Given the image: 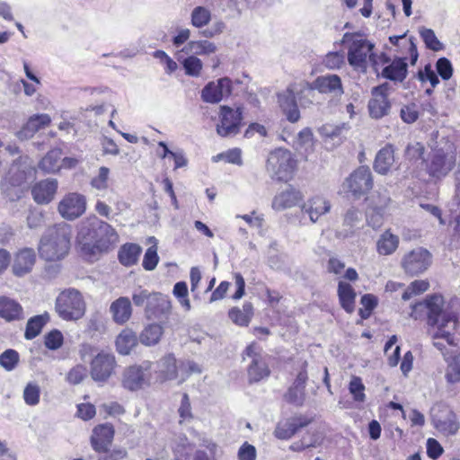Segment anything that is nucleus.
<instances>
[{"instance_id": "obj_17", "label": "nucleus", "mask_w": 460, "mask_h": 460, "mask_svg": "<svg viewBox=\"0 0 460 460\" xmlns=\"http://www.w3.org/2000/svg\"><path fill=\"white\" fill-rule=\"evenodd\" d=\"M432 422L434 427L446 436L455 435L460 428L456 414L447 408L433 413Z\"/></svg>"}, {"instance_id": "obj_48", "label": "nucleus", "mask_w": 460, "mask_h": 460, "mask_svg": "<svg viewBox=\"0 0 460 460\" xmlns=\"http://www.w3.org/2000/svg\"><path fill=\"white\" fill-rule=\"evenodd\" d=\"M88 370L85 366L77 364L66 374V380L73 385L81 384L87 377Z\"/></svg>"}, {"instance_id": "obj_7", "label": "nucleus", "mask_w": 460, "mask_h": 460, "mask_svg": "<svg viewBox=\"0 0 460 460\" xmlns=\"http://www.w3.org/2000/svg\"><path fill=\"white\" fill-rule=\"evenodd\" d=\"M342 43L348 46V61L354 67H364L374 44L362 39L358 34L346 32L342 37Z\"/></svg>"}, {"instance_id": "obj_4", "label": "nucleus", "mask_w": 460, "mask_h": 460, "mask_svg": "<svg viewBox=\"0 0 460 460\" xmlns=\"http://www.w3.org/2000/svg\"><path fill=\"white\" fill-rule=\"evenodd\" d=\"M78 238L84 248L93 246L100 252L109 251L119 242L116 230L95 216L83 222Z\"/></svg>"}, {"instance_id": "obj_41", "label": "nucleus", "mask_w": 460, "mask_h": 460, "mask_svg": "<svg viewBox=\"0 0 460 460\" xmlns=\"http://www.w3.org/2000/svg\"><path fill=\"white\" fill-rule=\"evenodd\" d=\"M163 332L164 330L160 324H149L140 333L139 341L142 344L146 346L155 345L160 341Z\"/></svg>"}, {"instance_id": "obj_9", "label": "nucleus", "mask_w": 460, "mask_h": 460, "mask_svg": "<svg viewBox=\"0 0 460 460\" xmlns=\"http://www.w3.org/2000/svg\"><path fill=\"white\" fill-rule=\"evenodd\" d=\"M219 123L217 133L222 137H231L237 135L243 126V111L238 107L233 109L226 105L220 106Z\"/></svg>"}, {"instance_id": "obj_51", "label": "nucleus", "mask_w": 460, "mask_h": 460, "mask_svg": "<svg viewBox=\"0 0 460 460\" xmlns=\"http://www.w3.org/2000/svg\"><path fill=\"white\" fill-rule=\"evenodd\" d=\"M285 399L288 402L296 406H301L305 399V390L295 385H291L285 394Z\"/></svg>"}, {"instance_id": "obj_13", "label": "nucleus", "mask_w": 460, "mask_h": 460, "mask_svg": "<svg viewBox=\"0 0 460 460\" xmlns=\"http://www.w3.org/2000/svg\"><path fill=\"white\" fill-rule=\"evenodd\" d=\"M58 209L63 218L75 220L85 212L86 199L81 194L68 193L60 200Z\"/></svg>"}, {"instance_id": "obj_14", "label": "nucleus", "mask_w": 460, "mask_h": 460, "mask_svg": "<svg viewBox=\"0 0 460 460\" xmlns=\"http://www.w3.org/2000/svg\"><path fill=\"white\" fill-rule=\"evenodd\" d=\"M456 164V158L442 150L434 152L427 164L426 170L432 178L441 179L448 174Z\"/></svg>"}, {"instance_id": "obj_33", "label": "nucleus", "mask_w": 460, "mask_h": 460, "mask_svg": "<svg viewBox=\"0 0 460 460\" xmlns=\"http://www.w3.org/2000/svg\"><path fill=\"white\" fill-rule=\"evenodd\" d=\"M394 163V150L392 145L380 149L375 159L374 169L380 174H385Z\"/></svg>"}, {"instance_id": "obj_26", "label": "nucleus", "mask_w": 460, "mask_h": 460, "mask_svg": "<svg viewBox=\"0 0 460 460\" xmlns=\"http://www.w3.org/2000/svg\"><path fill=\"white\" fill-rule=\"evenodd\" d=\"M303 199L302 193L293 188H288L276 195L272 200V208L278 211L290 208Z\"/></svg>"}, {"instance_id": "obj_27", "label": "nucleus", "mask_w": 460, "mask_h": 460, "mask_svg": "<svg viewBox=\"0 0 460 460\" xmlns=\"http://www.w3.org/2000/svg\"><path fill=\"white\" fill-rule=\"evenodd\" d=\"M362 213L352 208H349L343 219L341 229L339 231V236L342 238H349L355 234V233L361 228Z\"/></svg>"}, {"instance_id": "obj_30", "label": "nucleus", "mask_w": 460, "mask_h": 460, "mask_svg": "<svg viewBox=\"0 0 460 460\" xmlns=\"http://www.w3.org/2000/svg\"><path fill=\"white\" fill-rule=\"evenodd\" d=\"M51 119L48 114H39L29 119L24 127L18 132L17 136L21 139H29L40 128L48 126Z\"/></svg>"}, {"instance_id": "obj_2", "label": "nucleus", "mask_w": 460, "mask_h": 460, "mask_svg": "<svg viewBox=\"0 0 460 460\" xmlns=\"http://www.w3.org/2000/svg\"><path fill=\"white\" fill-rule=\"evenodd\" d=\"M278 99L288 120L292 123L300 119L297 102L305 109L322 103L321 96L314 87L313 82H302L297 85H290L284 93L278 95Z\"/></svg>"}, {"instance_id": "obj_61", "label": "nucleus", "mask_w": 460, "mask_h": 460, "mask_svg": "<svg viewBox=\"0 0 460 460\" xmlns=\"http://www.w3.org/2000/svg\"><path fill=\"white\" fill-rule=\"evenodd\" d=\"M438 75L444 80H448L453 74V66L451 62L446 58H440L436 64Z\"/></svg>"}, {"instance_id": "obj_45", "label": "nucleus", "mask_w": 460, "mask_h": 460, "mask_svg": "<svg viewBox=\"0 0 460 460\" xmlns=\"http://www.w3.org/2000/svg\"><path fill=\"white\" fill-rule=\"evenodd\" d=\"M211 20V13L203 6H197L191 12V24L196 28H202Z\"/></svg>"}, {"instance_id": "obj_25", "label": "nucleus", "mask_w": 460, "mask_h": 460, "mask_svg": "<svg viewBox=\"0 0 460 460\" xmlns=\"http://www.w3.org/2000/svg\"><path fill=\"white\" fill-rule=\"evenodd\" d=\"M331 209V204L324 198L316 196L303 204L302 211L307 214L312 222H316L319 217Z\"/></svg>"}, {"instance_id": "obj_24", "label": "nucleus", "mask_w": 460, "mask_h": 460, "mask_svg": "<svg viewBox=\"0 0 460 460\" xmlns=\"http://www.w3.org/2000/svg\"><path fill=\"white\" fill-rule=\"evenodd\" d=\"M132 305L128 297L120 296L110 305L112 320L118 324L126 323L132 315Z\"/></svg>"}, {"instance_id": "obj_12", "label": "nucleus", "mask_w": 460, "mask_h": 460, "mask_svg": "<svg viewBox=\"0 0 460 460\" xmlns=\"http://www.w3.org/2000/svg\"><path fill=\"white\" fill-rule=\"evenodd\" d=\"M373 186L370 169L367 166H360L355 170L343 183L344 190L354 196H360L368 191Z\"/></svg>"}, {"instance_id": "obj_31", "label": "nucleus", "mask_w": 460, "mask_h": 460, "mask_svg": "<svg viewBox=\"0 0 460 460\" xmlns=\"http://www.w3.org/2000/svg\"><path fill=\"white\" fill-rule=\"evenodd\" d=\"M217 51V46L208 40H190L181 49V52L193 56H209Z\"/></svg>"}, {"instance_id": "obj_23", "label": "nucleus", "mask_w": 460, "mask_h": 460, "mask_svg": "<svg viewBox=\"0 0 460 460\" xmlns=\"http://www.w3.org/2000/svg\"><path fill=\"white\" fill-rule=\"evenodd\" d=\"M58 181L54 179H48L37 183L31 190L34 200L39 204L49 203L56 194Z\"/></svg>"}, {"instance_id": "obj_11", "label": "nucleus", "mask_w": 460, "mask_h": 460, "mask_svg": "<svg viewBox=\"0 0 460 460\" xmlns=\"http://www.w3.org/2000/svg\"><path fill=\"white\" fill-rule=\"evenodd\" d=\"M431 260V253L428 250L418 247L403 256L402 267L407 274L415 276L427 270Z\"/></svg>"}, {"instance_id": "obj_28", "label": "nucleus", "mask_w": 460, "mask_h": 460, "mask_svg": "<svg viewBox=\"0 0 460 460\" xmlns=\"http://www.w3.org/2000/svg\"><path fill=\"white\" fill-rule=\"evenodd\" d=\"M145 381V371L138 366H131L128 367L122 375V385L124 388L130 391L140 389Z\"/></svg>"}, {"instance_id": "obj_35", "label": "nucleus", "mask_w": 460, "mask_h": 460, "mask_svg": "<svg viewBox=\"0 0 460 460\" xmlns=\"http://www.w3.org/2000/svg\"><path fill=\"white\" fill-rule=\"evenodd\" d=\"M338 296L341 307L351 314L355 307L356 292L352 286L347 282L340 281L338 285Z\"/></svg>"}, {"instance_id": "obj_19", "label": "nucleus", "mask_w": 460, "mask_h": 460, "mask_svg": "<svg viewBox=\"0 0 460 460\" xmlns=\"http://www.w3.org/2000/svg\"><path fill=\"white\" fill-rule=\"evenodd\" d=\"M36 262V253L31 248L18 251L13 258L12 270L16 277H23L30 273Z\"/></svg>"}, {"instance_id": "obj_53", "label": "nucleus", "mask_w": 460, "mask_h": 460, "mask_svg": "<svg viewBox=\"0 0 460 460\" xmlns=\"http://www.w3.org/2000/svg\"><path fill=\"white\" fill-rule=\"evenodd\" d=\"M447 378L450 383L460 381V353L455 355L449 362L447 369Z\"/></svg>"}, {"instance_id": "obj_52", "label": "nucleus", "mask_w": 460, "mask_h": 460, "mask_svg": "<svg viewBox=\"0 0 460 460\" xmlns=\"http://www.w3.org/2000/svg\"><path fill=\"white\" fill-rule=\"evenodd\" d=\"M346 130H348V128L345 123L339 125L326 123L318 129L321 136L331 138L340 137Z\"/></svg>"}, {"instance_id": "obj_43", "label": "nucleus", "mask_w": 460, "mask_h": 460, "mask_svg": "<svg viewBox=\"0 0 460 460\" xmlns=\"http://www.w3.org/2000/svg\"><path fill=\"white\" fill-rule=\"evenodd\" d=\"M181 61L182 67L187 75L192 77H199L203 69L201 59L191 54Z\"/></svg>"}, {"instance_id": "obj_50", "label": "nucleus", "mask_w": 460, "mask_h": 460, "mask_svg": "<svg viewBox=\"0 0 460 460\" xmlns=\"http://www.w3.org/2000/svg\"><path fill=\"white\" fill-rule=\"evenodd\" d=\"M40 388L35 383H29L23 391V399L30 406L37 405L40 402Z\"/></svg>"}, {"instance_id": "obj_18", "label": "nucleus", "mask_w": 460, "mask_h": 460, "mask_svg": "<svg viewBox=\"0 0 460 460\" xmlns=\"http://www.w3.org/2000/svg\"><path fill=\"white\" fill-rule=\"evenodd\" d=\"M311 420L303 415L293 416L278 423L274 435L279 439H289L300 429L306 427Z\"/></svg>"}, {"instance_id": "obj_64", "label": "nucleus", "mask_w": 460, "mask_h": 460, "mask_svg": "<svg viewBox=\"0 0 460 460\" xmlns=\"http://www.w3.org/2000/svg\"><path fill=\"white\" fill-rule=\"evenodd\" d=\"M239 460H255L256 449L252 445L244 443L238 451Z\"/></svg>"}, {"instance_id": "obj_1", "label": "nucleus", "mask_w": 460, "mask_h": 460, "mask_svg": "<svg viewBox=\"0 0 460 460\" xmlns=\"http://www.w3.org/2000/svg\"><path fill=\"white\" fill-rule=\"evenodd\" d=\"M413 308L427 309L429 333L434 340L433 345L438 350L443 351L446 345L437 340H444L447 344H453V334L457 326L458 316L452 306L446 305L442 296L434 295L425 302L416 304Z\"/></svg>"}, {"instance_id": "obj_29", "label": "nucleus", "mask_w": 460, "mask_h": 460, "mask_svg": "<svg viewBox=\"0 0 460 460\" xmlns=\"http://www.w3.org/2000/svg\"><path fill=\"white\" fill-rule=\"evenodd\" d=\"M0 316L6 322H13L23 319V309L15 300L0 296Z\"/></svg>"}, {"instance_id": "obj_36", "label": "nucleus", "mask_w": 460, "mask_h": 460, "mask_svg": "<svg viewBox=\"0 0 460 460\" xmlns=\"http://www.w3.org/2000/svg\"><path fill=\"white\" fill-rule=\"evenodd\" d=\"M62 151L59 148L50 150L39 163V168L47 173H55L61 169Z\"/></svg>"}, {"instance_id": "obj_62", "label": "nucleus", "mask_w": 460, "mask_h": 460, "mask_svg": "<svg viewBox=\"0 0 460 460\" xmlns=\"http://www.w3.org/2000/svg\"><path fill=\"white\" fill-rule=\"evenodd\" d=\"M401 119L408 124L415 122L419 118V113L415 104L406 105L401 109Z\"/></svg>"}, {"instance_id": "obj_39", "label": "nucleus", "mask_w": 460, "mask_h": 460, "mask_svg": "<svg viewBox=\"0 0 460 460\" xmlns=\"http://www.w3.org/2000/svg\"><path fill=\"white\" fill-rule=\"evenodd\" d=\"M11 173L12 184L20 186L34 179L35 169L31 165H25L21 169L18 163H15L11 168Z\"/></svg>"}, {"instance_id": "obj_40", "label": "nucleus", "mask_w": 460, "mask_h": 460, "mask_svg": "<svg viewBox=\"0 0 460 460\" xmlns=\"http://www.w3.org/2000/svg\"><path fill=\"white\" fill-rule=\"evenodd\" d=\"M49 320V315L48 313H45L43 314L35 315V316L30 318L26 324V329H25V333H24L25 339L32 340L35 337H37L40 333L43 326L48 323Z\"/></svg>"}, {"instance_id": "obj_3", "label": "nucleus", "mask_w": 460, "mask_h": 460, "mask_svg": "<svg viewBox=\"0 0 460 460\" xmlns=\"http://www.w3.org/2000/svg\"><path fill=\"white\" fill-rule=\"evenodd\" d=\"M72 237V226L66 223L62 222L48 227L38 247L40 258L49 261L64 259L71 248Z\"/></svg>"}, {"instance_id": "obj_60", "label": "nucleus", "mask_w": 460, "mask_h": 460, "mask_svg": "<svg viewBox=\"0 0 460 460\" xmlns=\"http://www.w3.org/2000/svg\"><path fill=\"white\" fill-rule=\"evenodd\" d=\"M322 443L320 437L312 439L310 442H306V436L303 437L300 441L294 442L290 445L289 449L294 452H301L305 448L316 447Z\"/></svg>"}, {"instance_id": "obj_59", "label": "nucleus", "mask_w": 460, "mask_h": 460, "mask_svg": "<svg viewBox=\"0 0 460 460\" xmlns=\"http://www.w3.org/2000/svg\"><path fill=\"white\" fill-rule=\"evenodd\" d=\"M344 58L343 52H330L325 56L323 63L330 69L340 68L344 64Z\"/></svg>"}, {"instance_id": "obj_55", "label": "nucleus", "mask_w": 460, "mask_h": 460, "mask_svg": "<svg viewBox=\"0 0 460 460\" xmlns=\"http://www.w3.org/2000/svg\"><path fill=\"white\" fill-rule=\"evenodd\" d=\"M63 334L58 330H53L45 336V346L51 350L59 349L63 344Z\"/></svg>"}, {"instance_id": "obj_46", "label": "nucleus", "mask_w": 460, "mask_h": 460, "mask_svg": "<svg viewBox=\"0 0 460 460\" xmlns=\"http://www.w3.org/2000/svg\"><path fill=\"white\" fill-rule=\"evenodd\" d=\"M420 34L428 49L433 51L443 49V44L438 40L433 30L421 27Z\"/></svg>"}, {"instance_id": "obj_37", "label": "nucleus", "mask_w": 460, "mask_h": 460, "mask_svg": "<svg viewBox=\"0 0 460 460\" xmlns=\"http://www.w3.org/2000/svg\"><path fill=\"white\" fill-rule=\"evenodd\" d=\"M137 344V334L130 329L123 330L116 339L117 350L122 355H128Z\"/></svg>"}, {"instance_id": "obj_21", "label": "nucleus", "mask_w": 460, "mask_h": 460, "mask_svg": "<svg viewBox=\"0 0 460 460\" xmlns=\"http://www.w3.org/2000/svg\"><path fill=\"white\" fill-rule=\"evenodd\" d=\"M314 87L316 88L319 94H332L341 96L343 93V88L341 77L337 75H321L313 81Z\"/></svg>"}, {"instance_id": "obj_16", "label": "nucleus", "mask_w": 460, "mask_h": 460, "mask_svg": "<svg viewBox=\"0 0 460 460\" xmlns=\"http://www.w3.org/2000/svg\"><path fill=\"white\" fill-rule=\"evenodd\" d=\"M387 83L372 89V98L368 102V111L373 119H381L389 113L391 104L387 98Z\"/></svg>"}, {"instance_id": "obj_34", "label": "nucleus", "mask_w": 460, "mask_h": 460, "mask_svg": "<svg viewBox=\"0 0 460 460\" xmlns=\"http://www.w3.org/2000/svg\"><path fill=\"white\" fill-rule=\"evenodd\" d=\"M407 67L405 58H395L383 69L382 75L391 81L402 82L407 75Z\"/></svg>"}, {"instance_id": "obj_57", "label": "nucleus", "mask_w": 460, "mask_h": 460, "mask_svg": "<svg viewBox=\"0 0 460 460\" xmlns=\"http://www.w3.org/2000/svg\"><path fill=\"white\" fill-rule=\"evenodd\" d=\"M424 146L420 142L410 143L405 150V155L409 160L417 161L423 158Z\"/></svg>"}, {"instance_id": "obj_38", "label": "nucleus", "mask_w": 460, "mask_h": 460, "mask_svg": "<svg viewBox=\"0 0 460 460\" xmlns=\"http://www.w3.org/2000/svg\"><path fill=\"white\" fill-rule=\"evenodd\" d=\"M229 318L237 325L247 326L253 315V306L252 303L246 302L243 308H232L228 313Z\"/></svg>"}, {"instance_id": "obj_22", "label": "nucleus", "mask_w": 460, "mask_h": 460, "mask_svg": "<svg viewBox=\"0 0 460 460\" xmlns=\"http://www.w3.org/2000/svg\"><path fill=\"white\" fill-rule=\"evenodd\" d=\"M114 436V429L111 425L104 424L93 429L91 442L93 449L98 452H107Z\"/></svg>"}, {"instance_id": "obj_56", "label": "nucleus", "mask_w": 460, "mask_h": 460, "mask_svg": "<svg viewBox=\"0 0 460 460\" xmlns=\"http://www.w3.org/2000/svg\"><path fill=\"white\" fill-rule=\"evenodd\" d=\"M158 261L159 257L157 255L156 247L151 246L146 250L144 255L142 265L145 270H153L156 267Z\"/></svg>"}, {"instance_id": "obj_54", "label": "nucleus", "mask_w": 460, "mask_h": 460, "mask_svg": "<svg viewBox=\"0 0 460 460\" xmlns=\"http://www.w3.org/2000/svg\"><path fill=\"white\" fill-rule=\"evenodd\" d=\"M349 390L353 395V398L357 402H364L366 395L364 394L365 385H363L361 378L353 376L349 382Z\"/></svg>"}, {"instance_id": "obj_6", "label": "nucleus", "mask_w": 460, "mask_h": 460, "mask_svg": "<svg viewBox=\"0 0 460 460\" xmlns=\"http://www.w3.org/2000/svg\"><path fill=\"white\" fill-rule=\"evenodd\" d=\"M296 165L291 152L279 148L270 153L266 171L272 180L287 181L292 178Z\"/></svg>"}, {"instance_id": "obj_32", "label": "nucleus", "mask_w": 460, "mask_h": 460, "mask_svg": "<svg viewBox=\"0 0 460 460\" xmlns=\"http://www.w3.org/2000/svg\"><path fill=\"white\" fill-rule=\"evenodd\" d=\"M399 243V236L387 229L380 234L376 241V252L379 255H391L397 250Z\"/></svg>"}, {"instance_id": "obj_44", "label": "nucleus", "mask_w": 460, "mask_h": 460, "mask_svg": "<svg viewBox=\"0 0 460 460\" xmlns=\"http://www.w3.org/2000/svg\"><path fill=\"white\" fill-rule=\"evenodd\" d=\"M314 146V135L309 128L302 129L296 138V148L305 154H308L313 150Z\"/></svg>"}, {"instance_id": "obj_58", "label": "nucleus", "mask_w": 460, "mask_h": 460, "mask_svg": "<svg viewBox=\"0 0 460 460\" xmlns=\"http://www.w3.org/2000/svg\"><path fill=\"white\" fill-rule=\"evenodd\" d=\"M110 170L105 166L99 169L98 175L92 179L91 184L97 190H104L108 187V178Z\"/></svg>"}, {"instance_id": "obj_49", "label": "nucleus", "mask_w": 460, "mask_h": 460, "mask_svg": "<svg viewBox=\"0 0 460 460\" xmlns=\"http://www.w3.org/2000/svg\"><path fill=\"white\" fill-rule=\"evenodd\" d=\"M19 362V353L12 349L0 354V366L7 371L14 369Z\"/></svg>"}, {"instance_id": "obj_10", "label": "nucleus", "mask_w": 460, "mask_h": 460, "mask_svg": "<svg viewBox=\"0 0 460 460\" xmlns=\"http://www.w3.org/2000/svg\"><path fill=\"white\" fill-rule=\"evenodd\" d=\"M244 355L252 359L248 367L250 382H259L270 376L267 356L261 353V349L255 343L250 344L245 349Z\"/></svg>"}, {"instance_id": "obj_15", "label": "nucleus", "mask_w": 460, "mask_h": 460, "mask_svg": "<svg viewBox=\"0 0 460 460\" xmlns=\"http://www.w3.org/2000/svg\"><path fill=\"white\" fill-rule=\"evenodd\" d=\"M232 81L229 77H223L217 81L208 83L201 90V99L207 103H218L223 98L232 93Z\"/></svg>"}, {"instance_id": "obj_20", "label": "nucleus", "mask_w": 460, "mask_h": 460, "mask_svg": "<svg viewBox=\"0 0 460 460\" xmlns=\"http://www.w3.org/2000/svg\"><path fill=\"white\" fill-rule=\"evenodd\" d=\"M170 311L171 302L168 297L161 293H152L146 306V316L149 319H160L167 317Z\"/></svg>"}, {"instance_id": "obj_63", "label": "nucleus", "mask_w": 460, "mask_h": 460, "mask_svg": "<svg viewBox=\"0 0 460 460\" xmlns=\"http://www.w3.org/2000/svg\"><path fill=\"white\" fill-rule=\"evenodd\" d=\"M418 77L420 81H429L431 87L437 86L439 84V79L435 72L431 69L430 65H427L423 71L418 73Z\"/></svg>"}, {"instance_id": "obj_42", "label": "nucleus", "mask_w": 460, "mask_h": 460, "mask_svg": "<svg viewBox=\"0 0 460 460\" xmlns=\"http://www.w3.org/2000/svg\"><path fill=\"white\" fill-rule=\"evenodd\" d=\"M142 249L135 243L125 244L119 252V260L125 266H131L137 263Z\"/></svg>"}, {"instance_id": "obj_5", "label": "nucleus", "mask_w": 460, "mask_h": 460, "mask_svg": "<svg viewBox=\"0 0 460 460\" xmlns=\"http://www.w3.org/2000/svg\"><path fill=\"white\" fill-rule=\"evenodd\" d=\"M56 312L66 321H76L85 313V302L82 294L75 288L63 290L55 303Z\"/></svg>"}, {"instance_id": "obj_8", "label": "nucleus", "mask_w": 460, "mask_h": 460, "mask_svg": "<svg viewBox=\"0 0 460 460\" xmlns=\"http://www.w3.org/2000/svg\"><path fill=\"white\" fill-rule=\"evenodd\" d=\"M116 367L114 354L102 350L90 362V376L94 382L104 384L115 373Z\"/></svg>"}, {"instance_id": "obj_47", "label": "nucleus", "mask_w": 460, "mask_h": 460, "mask_svg": "<svg viewBox=\"0 0 460 460\" xmlns=\"http://www.w3.org/2000/svg\"><path fill=\"white\" fill-rule=\"evenodd\" d=\"M160 368L166 379H174L177 377L178 367L176 359L172 355H167L160 360Z\"/></svg>"}]
</instances>
